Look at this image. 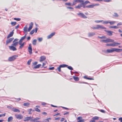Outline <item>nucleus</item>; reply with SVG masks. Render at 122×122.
<instances>
[{
  "label": "nucleus",
  "instance_id": "aec40b11",
  "mask_svg": "<svg viewBox=\"0 0 122 122\" xmlns=\"http://www.w3.org/2000/svg\"><path fill=\"white\" fill-rule=\"evenodd\" d=\"M46 59V57L44 56H41L40 57V61L41 62L44 61Z\"/></svg>",
  "mask_w": 122,
  "mask_h": 122
},
{
  "label": "nucleus",
  "instance_id": "bb28decb",
  "mask_svg": "<svg viewBox=\"0 0 122 122\" xmlns=\"http://www.w3.org/2000/svg\"><path fill=\"white\" fill-rule=\"evenodd\" d=\"M119 27L117 26L116 25L110 26L109 27V28H110L116 29L118 28Z\"/></svg>",
  "mask_w": 122,
  "mask_h": 122
},
{
  "label": "nucleus",
  "instance_id": "4be33fe9",
  "mask_svg": "<svg viewBox=\"0 0 122 122\" xmlns=\"http://www.w3.org/2000/svg\"><path fill=\"white\" fill-rule=\"evenodd\" d=\"M26 34H25V36L23 37H22L20 39V40L19 42H22L24 40L25 38L26 37Z\"/></svg>",
  "mask_w": 122,
  "mask_h": 122
},
{
  "label": "nucleus",
  "instance_id": "5701e85b",
  "mask_svg": "<svg viewBox=\"0 0 122 122\" xmlns=\"http://www.w3.org/2000/svg\"><path fill=\"white\" fill-rule=\"evenodd\" d=\"M11 110L14 112H20V110L16 108H12Z\"/></svg>",
  "mask_w": 122,
  "mask_h": 122
},
{
  "label": "nucleus",
  "instance_id": "0eeeda50",
  "mask_svg": "<svg viewBox=\"0 0 122 122\" xmlns=\"http://www.w3.org/2000/svg\"><path fill=\"white\" fill-rule=\"evenodd\" d=\"M33 118V117H27L25 118L24 121H26L30 120V121L32 122L31 121V120Z\"/></svg>",
  "mask_w": 122,
  "mask_h": 122
},
{
  "label": "nucleus",
  "instance_id": "603ef678",
  "mask_svg": "<svg viewBox=\"0 0 122 122\" xmlns=\"http://www.w3.org/2000/svg\"><path fill=\"white\" fill-rule=\"evenodd\" d=\"M46 63V62L45 63H43V64H42V67H44V68H46L47 67L46 66L44 67V66L45 65Z\"/></svg>",
  "mask_w": 122,
  "mask_h": 122
},
{
  "label": "nucleus",
  "instance_id": "de8ad7c7",
  "mask_svg": "<svg viewBox=\"0 0 122 122\" xmlns=\"http://www.w3.org/2000/svg\"><path fill=\"white\" fill-rule=\"evenodd\" d=\"M61 67L60 66H59L57 68V69L59 72H60L61 71Z\"/></svg>",
  "mask_w": 122,
  "mask_h": 122
},
{
  "label": "nucleus",
  "instance_id": "49530a36",
  "mask_svg": "<svg viewBox=\"0 0 122 122\" xmlns=\"http://www.w3.org/2000/svg\"><path fill=\"white\" fill-rule=\"evenodd\" d=\"M67 68L70 70H73V68L71 66H68Z\"/></svg>",
  "mask_w": 122,
  "mask_h": 122
},
{
  "label": "nucleus",
  "instance_id": "7ed1b4c3",
  "mask_svg": "<svg viewBox=\"0 0 122 122\" xmlns=\"http://www.w3.org/2000/svg\"><path fill=\"white\" fill-rule=\"evenodd\" d=\"M106 40H102L100 41L103 42L107 43L108 42H113L114 40L110 39H106Z\"/></svg>",
  "mask_w": 122,
  "mask_h": 122
},
{
  "label": "nucleus",
  "instance_id": "2f4dec72",
  "mask_svg": "<svg viewBox=\"0 0 122 122\" xmlns=\"http://www.w3.org/2000/svg\"><path fill=\"white\" fill-rule=\"evenodd\" d=\"M41 65V64H39L36 66H35L34 67V69H36V68H39Z\"/></svg>",
  "mask_w": 122,
  "mask_h": 122
},
{
  "label": "nucleus",
  "instance_id": "b1692460",
  "mask_svg": "<svg viewBox=\"0 0 122 122\" xmlns=\"http://www.w3.org/2000/svg\"><path fill=\"white\" fill-rule=\"evenodd\" d=\"M95 34V33L94 32L89 33L88 34V35L89 37H91L94 35Z\"/></svg>",
  "mask_w": 122,
  "mask_h": 122
},
{
  "label": "nucleus",
  "instance_id": "09e8293b",
  "mask_svg": "<svg viewBox=\"0 0 122 122\" xmlns=\"http://www.w3.org/2000/svg\"><path fill=\"white\" fill-rule=\"evenodd\" d=\"M14 19L15 20H17V21H20V18H14Z\"/></svg>",
  "mask_w": 122,
  "mask_h": 122
},
{
  "label": "nucleus",
  "instance_id": "4468645a",
  "mask_svg": "<svg viewBox=\"0 0 122 122\" xmlns=\"http://www.w3.org/2000/svg\"><path fill=\"white\" fill-rule=\"evenodd\" d=\"M55 32L51 33L50 35L47 36V39H49L51 38L55 34Z\"/></svg>",
  "mask_w": 122,
  "mask_h": 122
},
{
  "label": "nucleus",
  "instance_id": "58836bf2",
  "mask_svg": "<svg viewBox=\"0 0 122 122\" xmlns=\"http://www.w3.org/2000/svg\"><path fill=\"white\" fill-rule=\"evenodd\" d=\"M11 24L12 26H14L16 24V22H11Z\"/></svg>",
  "mask_w": 122,
  "mask_h": 122
},
{
  "label": "nucleus",
  "instance_id": "052dcab7",
  "mask_svg": "<svg viewBox=\"0 0 122 122\" xmlns=\"http://www.w3.org/2000/svg\"><path fill=\"white\" fill-rule=\"evenodd\" d=\"M106 39V36H103L101 37V39Z\"/></svg>",
  "mask_w": 122,
  "mask_h": 122
},
{
  "label": "nucleus",
  "instance_id": "c756f323",
  "mask_svg": "<svg viewBox=\"0 0 122 122\" xmlns=\"http://www.w3.org/2000/svg\"><path fill=\"white\" fill-rule=\"evenodd\" d=\"M27 26L26 25L25 26L23 29V30L25 32H26L27 31Z\"/></svg>",
  "mask_w": 122,
  "mask_h": 122
},
{
  "label": "nucleus",
  "instance_id": "473e14b6",
  "mask_svg": "<svg viewBox=\"0 0 122 122\" xmlns=\"http://www.w3.org/2000/svg\"><path fill=\"white\" fill-rule=\"evenodd\" d=\"M109 22L110 25H113L114 24L116 23V22L115 21H109Z\"/></svg>",
  "mask_w": 122,
  "mask_h": 122
},
{
  "label": "nucleus",
  "instance_id": "ea45409f",
  "mask_svg": "<svg viewBox=\"0 0 122 122\" xmlns=\"http://www.w3.org/2000/svg\"><path fill=\"white\" fill-rule=\"evenodd\" d=\"M23 105L24 106L28 107L30 105V103H23Z\"/></svg>",
  "mask_w": 122,
  "mask_h": 122
},
{
  "label": "nucleus",
  "instance_id": "6e6552de",
  "mask_svg": "<svg viewBox=\"0 0 122 122\" xmlns=\"http://www.w3.org/2000/svg\"><path fill=\"white\" fill-rule=\"evenodd\" d=\"M28 50L30 54H31L32 53V49L31 44H29L28 48Z\"/></svg>",
  "mask_w": 122,
  "mask_h": 122
},
{
  "label": "nucleus",
  "instance_id": "4d7b16f0",
  "mask_svg": "<svg viewBox=\"0 0 122 122\" xmlns=\"http://www.w3.org/2000/svg\"><path fill=\"white\" fill-rule=\"evenodd\" d=\"M5 113L2 114H0V117H4L5 115Z\"/></svg>",
  "mask_w": 122,
  "mask_h": 122
},
{
  "label": "nucleus",
  "instance_id": "e433bc0d",
  "mask_svg": "<svg viewBox=\"0 0 122 122\" xmlns=\"http://www.w3.org/2000/svg\"><path fill=\"white\" fill-rule=\"evenodd\" d=\"M36 39L32 41V44L34 45H35L36 44Z\"/></svg>",
  "mask_w": 122,
  "mask_h": 122
},
{
  "label": "nucleus",
  "instance_id": "3c124183",
  "mask_svg": "<svg viewBox=\"0 0 122 122\" xmlns=\"http://www.w3.org/2000/svg\"><path fill=\"white\" fill-rule=\"evenodd\" d=\"M49 122L48 119H45L43 121V122Z\"/></svg>",
  "mask_w": 122,
  "mask_h": 122
},
{
  "label": "nucleus",
  "instance_id": "cd10ccee",
  "mask_svg": "<svg viewBox=\"0 0 122 122\" xmlns=\"http://www.w3.org/2000/svg\"><path fill=\"white\" fill-rule=\"evenodd\" d=\"M40 118L39 117H36V118H35L34 119H33L32 120H31V121L32 122H34L35 121H37L39 119H40Z\"/></svg>",
  "mask_w": 122,
  "mask_h": 122
},
{
  "label": "nucleus",
  "instance_id": "a19ab883",
  "mask_svg": "<svg viewBox=\"0 0 122 122\" xmlns=\"http://www.w3.org/2000/svg\"><path fill=\"white\" fill-rule=\"evenodd\" d=\"M61 67H67L68 65L66 64H62L60 65Z\"/></svg>",
  "mask_w": 122,
  "mask_h": 122
},
{
  "label": "nucleus",
  "instance_id": "c85d7f7f",
  "mask_svg": "<svg viewBox=\"0 0 122 122\" xmlns=\"http://www.w3.org/2000/svg\"><path fill=\"white\" fill-rule=\"evenodd\" d=\"M94 7V4H93L87 6H86V7L88 8H93Z\"/></svg>",
  "mask_w": 122,
  "mask_h": 122
},
{
  "label": "nucleus",
  "instance_id": "69168bd1",
  "mask_svg": "<svg viewBox=\"0 0 122 122\" xmlns=\"http://www.w3.org/2000/svg\"><path fill=\"white\" fill-rule=\"evenodd\" d=\"M46 103L44 102H42L41 103V105L43 106L45 105H46Z\"/></svg>",
  "mask_w": 122,
  "mask_h": 122
},
{
  "label": "nucleus",
  "instance_id": "f704fd0d",
  "mask_svg": "<svg viewBox=\"0 0 122 122\" xmlns=\"http://www.w3.org/2000/svg\"><path fill=\"white\" fill-rule=\"evenodd\" d=\"M102 22H103L102 24H107L109 23V21H108L103 20V21H102Z\"/></svg>",
  "mask_w": 122,
  "mask_h": 122
},
{
  "label": "nucleus",
  "instance_id": "c03bdc74",
  "mask_svg": "<svg viewBox=\"0 0 122 122\" xmlns=\"http://www.w3.org/2000/svg\"><path fill=\"white\" fill-rule=\"evenodd\" d=\"M35 110L37 112H40V110L38 108H35Z\"/></svg>",
  "mask_w": 122,
  "mask_h": 122
},
{
  "label": "nucleus",
  "instance_id": "7c9ffc66",
  "mask_svg": "<svg viewBox=\"0 0 122 122\" xmlns=\"http://www.w3.org/2000/svg\"><path fill=\"white\" fill-rule=\"evenodd\" d=\"M99 117L97 116H95L92 118V119L95 120H98L99 119Z\"/></svg>",
  "mask_w": 122,
  "mask_h": 122
},
{
  "label": "nucleus",
  "instance_id": "dca6fc26",
  "mask_svg": "<svg viewBox=\"0 0 122 122\" xmlns=\"http://www.w3.org/2000/svg\"><path fill=\"white\" fill-rule=\"evenodd\" d=\"M14 30H13L12 32H10V34L8 35L7 37V38L8 39L10 37H12L14 33Z\"/></svg>",
  "mask_w": 122,
  "mask_h": 122
},
{
  "label": "nucleus",
  "instance_id": "20e7f679",
  "mask_svg": "<svg viewBox=\"0 0 122 122\" xmlns=\"http://www.w3.org/2000/svg\"><path fill=\"white\" fill-rule=\"evenodd\" d=\"M79 2L83 3L84 0H74L73 2L72 5H74L76 4L77 3Z\"/></svg>",
  "mask_w": 122,
  "mask_h": 122
},
{
  "label": "nucleus",
  "instance_id": "6ab92c4d",
  "mask_svg": "<svg viewBox=\"0 0 122 122\" xmlns=\"http://www.w3.org/2000/svg\"><path fill=\"white\" fill-rule=\"evenodd\" d=\"M105 31L108 33V35L109 36H112V33L113 32V31L110 30H105Z\"/></svg>",
  "mask_w": 122,
  "mask_h": 122
},
{
  "label": "nucleus",
  "instance_id": "f8f14e48",
  "mask_svg": "<svg viewBox=\"0 0 122 122\" xmlns=\"http://www.w3.org/2000/svg\"><path fill=\"white\" fill-rule=\"evenodd\" d=\"M15 56H14L9 58L8 60L9 61H12L16 59Z\"/></svg>",
  "mask_w": 122,
  "mask_h": 122
},
{
  "label": "nucleus",
  "instance_id": "c9c22d12",
  "mask_svg": "<svg viewBox=\"0 0 122 122\" xmlns=\"http://www.w3.org/2000/svg\"><path fill=\"white\" fill-rule=\"evenodd\" d=\"M73 77L74 79L76 81H78L79 80V78L77 77L73 76Z\"/></svg>",
  "mask_w": 122,
  "mask_h": 122
},
{
  "label": "nucleus",
  "instance_id": "f03ea898",
  "mask_svg": "<svg viewBox=\"0 0 122 122\" xmlns=\"http://www.w3.org/2000/svg\"><path fill=\"white\" fill-rule=\"evenodd\" d=\"M120 49H117L116 48H113L111 49H108L107 50V52L108 53H112L114 51L117 52H119Z\"/></svg>",
  "mask_w": 122,
  "mask_h": 122
},
{
  "label": "nucleus",
  "instance_id": "6e6d98bb",
  "mask_svg": "<svg viewBox=\"0 0 122 122\" xmlns=\"http://www.w3.org/2000/svg\"><path fill=\"white\" fill-rule=\"evenodd\" d=\"M121 25H122V23L121 22H120L118 23H117V26Z\"/></svg>",
  "mask_w": 122,
  "mask_h": 122
},
{
  "label": "nucleus",
  "instance_id": "a878e982",
  "mask_svg": "<svg viewBox=\"0 0 122 122\" xmlns=\"http://www.w3.org/2000/svg\"><path fill=\"white\" fill-rule=\"evenodd\" d=\"M13 43L12 45L15 46H16L19 43V42L17 41L16 42H14L13 41Z\"/></svg>",
  "mask_w": 122,
  "mask_h": 122
},
{
  "label": "nucleus",
  "instance_id": "a211bd4d",
  "mask_svg": "<svg viewBox=\"0 0 122 122\" xmlns=\"http://www.w3.org/2000/svg\"><path fill=\"white\" fill-rule=\"evenodd\" d=\"M111 44V46H117L118 45H120L121 44L120 43L114 42L113 43Z\"/></svg>",
  "mask_w": 122,
  "mask_h": 122
},
{
  "label": "nucleus",
  "instance_id": "bf43d9fd",
  "mask_svg": "<svg viewBox=\"0 0 122 122\" xmlns=\"http://www.w3.org/2000/svg\"><path fill=\"white\" fill-rule=\"evenodd\" d=\"M28 111L29 112V113L30 114H31V113L30 112L32 110V109H30L28 110Z\"/></svg>",
  "mask_w": 122,
  "mask_h": 122
},
{
  "label": "nucleus",
  "instance_id": "680f3d73",
  "mask_svg": "<svg viewBox=\"0 0 122 122\" xmlns=\"http://www.w3.org/2000/svg\"><path fill=\"white\" fill-rule=\"evenodd\" d=\"M7 108L9 109H12V107L10 106H7Z\"/></svg>",
  "mask_w": 122,
  "mask_h": 122
},
{
  "label": "nucleus",
  "instance_id": "39448f33",
  "mask_svg": "<svg viewBox=\"0 0 122 122\" xmlns=\"http://www.w3.org/2000/svg\"><path fill=\"white\" fill-rule=\"evenodd\" d=\"M77 14L78 15L83 18L86 19L87 18L86 16L83 13L79 12Z\"/></svg>",
  "mask_w": 122,
  "mask_h": 122
},
{
  "label": "nucleus",
  "instance_id": "412c9836",
  "mask_svg": "<svg viewBox=\"0 0 122 122\" xmlns=\"http://www.w3.org/2000/svg\"><path fill=\"white\" fill-rule=\"evenodd\" d=\"M82 5H83V4H82V3L79 4L77 6H76L75 7V8L78 9H80L82 7Z\"/></svg>",
  "mask_w": 122,
  "mask_h": 122
},
{
  "label": "nucleus",
  "instance_id": "4c0bfd02",
  "mask_svg": "<svg viewBox=\"0 0 122 122\" xmlns=\"http://www.w3.org/2000/svg\"><path fill=\"white\" fill-rule=\"evenodd\" d=\"M65 5L68 6H73L72 4H71L70 3H66L65 4Z\"/></svg>",
  "mask_w": 122,
  "mask_h": 122
},
{
  "label": "nucleus",
  "instance_id": "393cba45",
  "mask_svg": "<svg viewBox=\"0 0 122 122\" xmlns=\"http://www.w3.org/2000/svg\"><path fill=\"white\" fill-rule=\"evenodd\" d=\"M13 119L12 117H10L8 119L7 121L8 122H11Z\"/></svg>",
  "mask_w": 122,
  "mask_h": 122
},
{
  "label": "nucleus",
  "instance_id": "9b49d317",
  "mask_svg": "<svg viewBox=\"0 0 122 122\" xmlns=\"http://www.w3.org/2000/svg\"><path fill=\"white\" fill-rule=\"evenodd\" d=\"M15 116L17 119L20 120L22 119L23 118V116L20 114H16Z\"/></svg>",
  "mask_w": 122,
  "mask_h": 122
},
{
  "label": "nucleus",
  "instance_id": "e2e57ef3",
  "mask_svg": "<svg viewBox=\"0 0 122 122\" xmlns=\"http://www.w3.org/2000/svg\"><path fill=\"white\" fill-rule=\"evenodd\" d=\"M67 9H73V8L71 7H67Z\"/></svg>",
  "mask_w": 122,
  "mask_h": 122
},
{
  "label": "nucleus",
  "instance_id": "864d4df0",
  "mask_svg": "<svg viewBox=\"0 0 122 122\" xmlns=\"http://www.w3.org/2000/svg\"><path fill=\"white\" fill-rule=\"evenodd\" d=\"M31 61V60H30L28 61L27 62V64L28 65H30V63Z\"/></svg>",
  "mask_w": 122,
  "mask_h": 122
},
{
  "label": "nucleus",
  "instance_id": "37998d69",
  "mask_svg": "<svg viewBox=\"0 0 122 122\" xmlns=\"http://www.w3.org/2000/svg\"><path fill=\"white\" fill-rule=\"evenodd\" d=\"M83 3L85 5H86L87 4H90V2L89 1H86L84 2Z\"/></svg>",
  "mask_w": 122,
  "mask_h": 122
},
{
  "label": "nucleus",
  "instance_id": "1a4fd4ad",
  "mask_svg": "<svg viewBox=\"0 0 122 122\" xmlns=\"http://www.w3.org/2000/svg\"><path fill=\"white\" fill-rule=\"evenodd\" d=\"M15 47V46L11 45V46H9V49L10 50L13 51H15L17 50V49Z\"/></svg>",
  "mask_w": 122,
  "mask_h": 122
},
{
  "label": "nucleus",
  "instance_id": "423d86ee",
  "mask_svg": "<svg viewBox=\"0 0 122 122\" xmlns=\"http://www.w3.org/2000/svg\"><path fill=\"white\" fill-rule=\"evenodd\" d=\"M19 44L20 45V46L19 47V49H21L23 48L24 47V45H25V42H19Z\"/></svg>",
  "mask_w": 122,
  "mask_h": 122
},
{
  "label": "nucleus",
  "instance_id": "f3484780",
  "mask_svg": "<svg viewBox=\"0 0 122 122\" xmlns=\"http://www.w3.org/2000/svg\"><path fill=\"white\" fill-rule=\"evenodd\" d=\"M82 118L81 117H79L77 118V119L78 120L77 122H84V119H82Z\"/></svg>",
  "mask_w": 122,
  "mask_h": 122
},
{
  "label": "nucleus",
  "instance_id": "72a5a7b5",
  "mask_svg": "<svg viewBox=\"0 0 122 122\" xmlns=\"http://www.w3.org/2000/svg\"><path fill=\"white\" fill-rule=\"evenodd\" d=\"M114 16L116 17H118L119 16V15L116 13L115 12L113 15Z\"/></svg>",
  "mask_w": 122,
  "mask_h": 122
},
{
  "label": "nucleus",
  "instance_id": "338daca9",
  "mask_svg": "<svg viewBox=\"0 0 122 122\" xmlns=\"http://www.w3.org/2000/svg\"><path fill=\"white\" fill-rule=\"evenodd\" d=\"M119 121H120V122H122V117H120L118 119Z\"/></svg>",
  "mask_w": 122,
  "mask_h": 122
},
{
  "label": "nucleus",
  "instance_id": "0e129e2a",
  "mask_svg": "<svg viewBox=\"0 0 122 122\" xmlns=\"http://www.w3.org/2000/svg\"><path fill=\"white\" fill-rule=\"evenodd\" d=\"M82 4H83V5H82V7H83V8H85L86 7V6H85V5L83 3H82Z\"/></svg>",
  "mask_w": 122,
  "mask_h": 122
},
{
  "label": "nucleus",
  "instance_id": "ddd939ff",
  "mask_svg": "<svg viewBox=\"0 0 122 122\" xmlns=\"http://www.w3.org/2000/svg\"><path fill=\"white\" fill-rule=\"evenodd\" d=\"M33 23L32 22H31L29 26L28 29L27 31L28 32L30 31V30L32 29L33 26Z\"/></svg>",
  "mask_w": 122,
  "mask_h": 122
},
{
  "label": "nucleus",
  "instance_id": "a18cd8bd",
  "mask_svg": "<svg viewBox=\"0 0 122 122\" xmlns=\"http://www.w3.org/2000/svg\"><path fill=\"white\" fill-rule=\"evenodd\" d=\"M38 40L39 42H41L42 41L43 38H38Z\"/></svg>",
  "mask_w": 122,
  "mask_h": 122
},
{
  "label": "nucleus",
  "instance_id": "2eb2a0df",
  "mask_svg": "<svg viewBox=\"0 0 122 122\" xmlns=\"http://www.w3.org/2000/svg\"><path fill=\"white\" fill-rule=\"evenodd\" d=\"M38 28L37 27H36L35 28V30L33 29L30 32V35L33 34L34 32H35H35L36 33L37 30H38Z\"/></svg>",
  "mask_w": 122,
  "mask_h": 122
},
{
  "label": "nucleus",
  "instance_id": "9d476101",
  "mask_svg": "<svg viewBox=\"0 0 122 122\" xmlns=\"http://www.w3.org/2000/svg\"><path fill=\"white\" fill-rule=\"evenodd\" d=\"M14 39V38L12 37L7 40L6 41V45H7L10 43Z\"/></svg>",
  "mask_w": 122,
  "mask_h": 122
},
{
  "label": "nucleus",
  "instance_id": "13d9d810",
  "mask_svg": "<svg viewBox=\"0 0 122 122\" xmlns=\"http://www.w3.org/2000/svg\"><path fill=\"white\" fill-rule=\"evenodd\" d=\"M18 40V39L17 38L15 39L13 41L14 42H16L18 41H17Z\"/></svg>",
  "mask_w": 122,
  "mask_h": 122
},
{
  "label": "nucleus",
  "instance_id": "774afa93",
  "mask_svg": "<svg viewBox=\"0 0 122 122\" xmlns=\"http://www.w3.org/2000/svg\"><path fill=\"white\" fill-rule=\"evenodd\" d=\"M54 67H50L49 68V69L50 70H52L54 69Z\"/></svg>",
  "mask_w": 122,
  "mask_h": 122
},
{
  "label": "nucleus",
  "instance_id": "8fccbe9b",
  "mask_svg": "<svg viewBox=\"0 0 122 122\" xmlns=\"http://www.w3.org/2000/svg\"><path fill=\"white\" fill-rule=\"evenodd\" d=\"M84 78H86V79H88V80H94V79L93 78H87L86 77V76H84Z\"/></svg>",
  "mask_w": 122,
  "mask_h": 122
},
{
  "label": "nucleus",
  "instance_id": "5fc2aeb1",
  "mask_svg": "<svg viewBox=\"0 0 122 122\" xmlns=\"http://www.w3.org/2000/svg\"><path fill=\"white\" fill-rule=\"evenodd\" d=\"M103 1L105 2H109L111 1V0H103Z\"/></svg>",
  "mask_w": 122,
  "mask_h": 122
},
{
  "label": "nucleus",
  "instance_id": "f257e3e1",
  "mask_svg": "<svg viewBox=\"0 0 122 122\" xmlns=\"http://www.w3.org/2000/svg\"><path fill=\"white\" fill-rule=\"evenodd\" d=\"M92 29H106V28L102 25H96V27L92 26L91 27Z\"/></svg>",
  "mask_w": 122,
  "mask_h": 122
},
{
  "label": "nucleus",
  "instance_id": "79ce46f5",
  "mask_svg": "<svg viewBox=\"0 0 122 122\" xmlns=\"http://www.w3.org/2000/svg\"><path fill=\"white\" fill-rule=\"evenodd\" d=\"M102 21H103V20H96L95 21V22L96 23H99L100 22H102Z\"/></svg>",
  "mask_w": 122,
  "mask_h": 122
}]
</instances>
